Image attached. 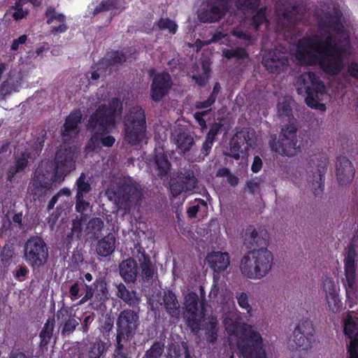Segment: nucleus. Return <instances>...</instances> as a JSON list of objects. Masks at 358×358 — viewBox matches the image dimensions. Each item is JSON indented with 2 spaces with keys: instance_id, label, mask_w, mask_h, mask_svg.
Returning a JSON list of instances; mask_svg holds the SVG:
<instances>
[{
  "instance_id": "obj_1",
  "label": "nucleus",
  "mask_w": 358,
  "mask_h": 358,
  "mask_svg": "<svg viewBox=\"0 0 358 358\" xmlns=\"http://www.w3.org/2000/svg\"><path fill=\"white\" fill-rule=\"evenodd\" d=\"M336 33L324 41L317 36L303 37L297 43L295 57L301 65L319 66L324 73L336 76L343 67L345 59L350 57L352 46L350 38L344 34L343 24L339 14H326L319 24Z\"/></svg>"
},
{
  "instance_id": "obj_2",
  "label": "nucleus",
  "mask_w": 358,
  "mask_h": 358,
  "mask_svg": "<svg viewBox=\"0 0 358 358\" xmlns=\"http://www.w3.org/2000/svg\"><path fill=\"white\" fill-rule=\"evenodd\" d=\"M277 108L278 115L281 118L288 117L289 122L282 126L278 137L276 134L271 135L270 149L282 156H295L301 151L297 139L298 122L292 115V108L287 101L279 102Z\"/></svg>"
},
{
  "instance_id": "obj_3",
  "label": "nucleus",
  "mask_w": 358,
  "mask_h": 358,
  "mask_svg": "<svg viewBox=\"0 0 358 358\" xmlns=\"http://www.w3.org/2000/svg\"><path fill=\"white\" fill-rule=\"evenodd\" d=\"M225 329L231 336L237 337L236 345L241 357L243 358H266L262 336L250 325L236 322L226 324Z\"/></svg>"
},
{
  "instance_id": "obj_4",
  "label": "nucleus",
  "mask_w": 358,
  "mask_h": 358,
  "mask_svg": "<svg viewBox=\"0 0 358 358\" xmlns=\"http://www.w3.org/2000/svg\"><path fill=\"white\" fill-rule=\"evenodd\" d=\"M106 194L125 211H130L133 208L139 210L144 198L143 189L131 177H124L112 184Z\"/></svg>"
},
{
  "instance_id": "obj_5",
  "label": "nucleus",
  "mask_w": 358,
  "mask_h": 358,
  "mask_svg": "<svg viewBox=\"0 0 358 358\" xmlns=\"http://www.w3.org/2000/svg\"><path fill=\"white\" fill-rule=\"evenodd\" d=\"M140 325L138 313L124 309L116 320L115 358H129L131 342Z\"/></svg>"
},
{
  "instance_id": "obj_6",
  "label": "nucleus",
  "mask_w": 358,
  "mask_h": 358,
  "mask_svg": "<svg viewBox=\"0 0 358 358\" xmlns=\"http://www.w3.org/2000/svg\"><path fill=\"white\" fill-rule=\"evenodd\" d=\"M273 265V255L267 248L249 250L241 259L240 270L248 278L261 279L268 275Z\"/></svg>"
},
{
  "instance_id": "obj_7",
  "label": "nucleus",
  "mask_w": 358,
  "mask_h": 358,
  "mask_svg": "<svg viewBox=\"0 0 358 358\" xmlns=\"http://www.w3.org/2000/svg\"><path fill=\"white\" fill-rule=\"evenodd\" d=\"M108 289L106 279L100 278L91 287V306L101 315L98 320V329L105 340L108 341L110 333L114 327V316L111 313H106V301L108 299Z\"/></svg>"
},
{
  "instance_id": "obj_8",
  "label": "nucleus",
  "mask_w": 358,
  "mask_h": 358,
  "mask_svg": "<svg viewBox=\"0 0 358 358\" xmlns=\"http://www.w3.org/2000/svg\"><path fill=\"white\" fill-rule=\"evenodd\" d=\"M299 94L305 93V103L311 108L325 109V104L320 103L327 93L324 81L314 71H305L296 78L295 83Z\"/></svg>"
},
{
  "instance_id": "obj_9",
  "label": "nucleus",
  "mask_w": 358,
  "mask_h": 358,
  "mask_svg": "<svg viewBox=\"0 0 358 358\" xmlns=\"http://www.w3.org/2000/svg\"><path fill=\"white\" fill-rule=\"evenodd\" d=\"M124 141L131 145H137L146 135V115L141 106H134L124 117Z\"/></svg>"
},
{
  "instance_id": "obj_10",
  "label": "nucleus",
  "mask_w": 358,
  "mask_h": 358,
  "mask_svg": "<svg viewBox=\"0 0 358 358\" xmlns=\"http://www.w3.org/2000/svg\"><path fill=\"white\" fill-rule=\"evenodd\" d=\"M122 101L113 97L108 105H100L94 115H91V128H96L98 135H106L116 125V117L122 113Z\"/></svg>"
},
{
  "instance_id": "obj_11",
  "label": "nucleus",
  "mask_w": 358,
  "mask_h": 358,
  "mask_svg": "<svg viewBox=\"0 0 358 358\" xmlns=\"http://www.w3.org/2000/svg\"><path fill=\"white\" fill-rule=\"evenodd\" d=\"M53 177L55 176L52 173V166L48 162H42L36 169L29 184V190L34 200L51 193Z\"/></svg>"
},
{
  "instance_id": "obj_12",
  "label": "nucleus",
  "mask_w": 358,
  "mask_h": 358,
  "mask_svg": "<svg viewBox=\"0 0 358 358\" xmlns=\"http://www.w3.org/2000/svg\"><path fill=\"white\" fill-rule=\"evenodd\" d=\"M356 257L355 250H348L343 259L345 278L343 284L345 289L346 303L350 308L354 306L357 290Z\"/></svg>"
},
{
  "instance_id": "obj_13",
  "label": "nucleus",
  "mask_w": 358,
  "mask_h": 358,
  "mask_svg": "<svg viewBox=\"0 0 358 358\" xmlns=\"http://www.w3.org/2000/svg\"><path fill=\"white\" fill-rule=\"evenodd\" d=\"M231 0H206L197 17L201 23H216L224 18L230 9Z\"/></svg>"
},
{
  "instance_id": "obj_14",
  "label": "nucleus",
  "mask_w": 358,
  "mask_h": 358,
  "mask_svg": "<svg viewBox=\"0 0 358 358\" xmlns=\"http://www.w3.org/2000/svg\"><path fill=\"white\" fill-rule=\"evenodd\" d=\"M148 75L152 78L150 99L155 102H159L169 94L173 85L172 78L168 71H163L156 73L154 69H151L148 71Z\"/></svg>"
},
{
  "instance_id": "obj_15",
  "label": "nucleus",
  "mask_w": 358,
  "mask_h": 358,
  "mask_svg": "<svg viewBox=\"0 0 358 358\" xmlns=\"http://www.w3.org/2000/svg\"><path fill=\"white\" fill-rule=\"evenodd\" d=\"M76 150L73 147L61 146L55 158V179L62 180L64 177L75 169Z\"/></svg>"
},
{
  "instance_id": "obj_16",
  "label": "nucleus",
  "mask_w": 358,
  "mask_h": 358,
  "mask_svg": "<svg viewBox=\"0 0 358 358\" xmlns=\"http://www.w3.org/2000/svg\"><path fill=\"white\" fill-rule=\"evenodd\" d=\"M24 257L32 266L43 265L48 257V250L45 243L38 236L29 238L24 244Z\"/></svg>"
},
{
  "instance_id": "obj_17",
  "label": "nucleus",
  "mask_w": 358,
  "mask_h": 358,
  "mask_svg": "<svg viewBox=\"0 0 358 358\" xmlns=\"http://www.w3.org/2000/svg\"><path fill=\"white\" fill-rule=\"evenodd\" d=\"M343 329L344 334L350 339L348 358H358V316L355 312L348 311L343 317Z\"/></svg>"
},
{
  "instance_id": "obj_18",
  "label": "nucleus",
  "mask_w": 358,
  "mask_h": 358,
  "mask_svg": "<svg viewBox=\"0 0 358 358\" xmlns=\"http://www.w3.org/2000/svg\"><path fill=\"white\" fill-rule=\"evenodd\" d=\"M315 329L313 322L309 319L302 320L294 329V341L300 350H308L315 341Z\"/></svg>"
},
{
  "instance_id": "obj_19",
  "label": "nucleus",
  "mask_w": 358,
  "mask_h": 358,
  "mask_svg": "<svg viewBox=\"0 0 358 358\" xmlns=\"http://www.w3.org/2000/svg\"><path fill=\"white\" fill-rule=\"evenodd\" d=\"M262 64L271 73H280L287 71L289 61L284 52L278 50L266 51L262 58Z\"/></svg>"
},
{
  "instance_id": "obj_20",
  "label": "nucleus",
  "mask_w": 358,
  "mask_h": 358,
  "mask_svg": "<svg viewBox=\"0 0 358 358\" xmlns=\"http://www.w3.org/2000/svg\"><path fill=\"white\" fill-rule=\"evenodd\" d=\"M198 180L191 170H185L170 183V192L173 196L176 197L183 192H189L196 187Z\"/></svg>"
},
{
  "instance_id": "obj_21",
  "label": "nucleus",
  "mask_w": 358,
  "mask_h": 358,
  "mask_svg": "<svg viewBox=\"0 0 358 358\" xmlns=\"http://www.w3.org/2000/svg\"><path fill=\"white\" fill-rule=\"evenodd\" d=\"M76 210L83 213L90 206V180L85 173H81L76 180Z\"/></svg>"
},
{
  "instance_id": "obj_22",
  "label": "nucleus",
  "mask_w": 358,
  "mask_h": 358,
  "mask_svg": "<svg viewBox=\"0 0 358 358\" xmlns=\"http://www.w3.org/2000/svg\"><path fill=\"white\" fill-rule=\"evenodd\" d=\"M243 243L250 250L267 248L268 233L265 230L257 231L254 226L246 228L243 234Z\"/></svg>"
},
{
  "instance_id": "obj_23",
  "label": "nucleus",
  "mask_w": 358,
  "mask_h": 358,
  "mask_svg": "<svg viewBox=\"0 0 358 358\" xmlns=\"http://www.w3.org/2000/svg\"><path fill=\"white\" fill-rule=\"evenodd\" d=\"M355 170L350 160L345 156H338L336 160V176L340 185L350 183L355 178Z\"/></svg>"
},
{
  "instance_id": "obj_24",
  "label": "nucleus",
  "mask_w": 358,
  "mask_h": 358,
  "mask_svg": "<svg viewBox=\"0 0 358 358\" xmlns=\"http://www.w3.org/2000/svg\"><path fill=\"white\" fill-rule=\"evenodd\" d=\"M209 267L213 271L214 275L224 271L230 265V257L227 252H211L208 253L206 257Z\"/></svg>"
},
{
  "instance_id": "obj_25",
  "label": "nucleus",
  "mask_w": 358,
  "mask_h": 358,
  "mask_svg": "<svg viewBox=\"0 0 358 358\" xmlns=\"http://www.w3.org/2000/svg\"><path fill=\"white\" fill-rule=\"evenodd\" d=\"M34 157H35L29 148H24V150L18 152L15 156V164L8 170V180L11 182L17 173L23 171L28 166L29 159Z\"/></svg>"
},
{
  "instance_id": "obj_26",
  "label": "nucleus",
  "mask_w": 358,
  "mask_h": 358,
  "mask_svg": "<svg viewBox=\"0 0 358 358\" xmlns=\"http://www.w3.org/2000/svg\"><path fill=\"white\" fill-rule=\"evenodd\" d=\"M162 301L164 310L170 318L178 320L180 316L181 310L180 305L175 292H173L172 289L164 291Z\"/></svg>"
},
{
  "instance_id": "obj_27",
  "label": "nucleus",
  "mask_w": 358,
  "mask_h": 358,
  "mask_svg": "<svg viewBox=\"0 0 358 358\" xmlns=\"http://www.w3.org/2000/svg\"><path fill=\"white\" fill-rule=\"evenodd\" d=\"M119 272L124 282H136L138 275L137 262L132 257L126 259L120 263Z\"/></svg>"
},
{
  "instance_id": "obj_28",
  "label": "nucleus",
  "mask_w": 358,
  "mask_h": 358,
  "mask_svg": "<svg viewBox=\"0 0 358 358\" xmlns=\"http://www.w3.org/2000/svg\"><path fill=\"white\" fill-rule=\"evenodd\" d=\"M82 115L80 111L72 112L66 118L64 124V129L62 131V135L64 141H66L73 135L78 132V124L80 122Z\"/></svg>"
},
{
  "instance_id": "obj_29",
  "label": "nucleus",
  "mask_w": 358,
  "mask_h": 358,
  "mask_svg": "<svg viewBox=\"0 0 358 358\" xmlns=\"http://www.w3.org/2000/svg\"><path fill=\"white\" fill-rule=\"evenodd\" d=\"M138 262L140 265V272L138 271V275L141 276L144 282L152 281L155 276L156 268L155 266L152 265L149 255L146 254L145 250H143L138 257Z\"/></svg>"
},
{
  "instance_id": "obj_30",
  "label": "nucleus",
  "mask_w": 358,
  "mask_h": 358,
  "mask_svg": "<svg viewBox=\"0 0 358 358\" xmlns=\"http://www.w3.org/2000/svg\"><path fill=\"white\" fill-rule=\"evenodd\" d=\"M327 308L332 313H338L343 306L334 284L325 289Z\"/></svg>"
},
{
  "instance_id": "obj_31",
  "label": "nucleus",
  "mask_w": 358,
  "mask_h": 358,
  "mask_svg": "<svg viewBox=\"0 0 358 358\" xmlns=\"http://www.w3.org/2000/svg\"><path fill=\"white\" fill-rule=\"evenodd\" d=\"M116 244V238L112 234H108L99 240L96 243V251L97 255L107 257L113 254Z\"/></svg>"
},
{
  "instance_id": "obj_32",
  "label": "nucleus",
  "mask_w": 358,
  "mask_h": 358,
  "mask_svg": "<svg viewBox=\"0 0 358 358\" xmlns=\"http://www.w3.org/2000/svg\"><path fill=\"white\" fill-rule=\"evenodd\" d=\"M116 287V295L119 299L123 300L129 306L136 307L139 305L141 299L138 298L136 291H134V289L130 291V289H127L125 285L122 282L117 285Z\"/></svg>"
},
{
  "instance_id": "obj_33",
  "label": "nucleus",
  "mask_w": 358,
  "mask_h": 358,
  "mask_svg": "<svg viewBox=\"0 0 358 358\" xmlns=\"http://www.w3.org/2000/svg\"><path fill=\"white\" fill-rule=\"evenodd\" d=\"M299 20L298 6L295 5L284 9L278 17V23H283L286 27L296 26Z\"/></svg>"
},
{
  "instance_id": "obj_34",
  "label": "nucleus",
  "mask_w": 358,
  "mask_h": 358,
  "mask_svg": "<svg viewBox=\"0 0 358 358\" xmlns=\"http://www.w3.org/2000/svg\"><path fill=\"white\" fill-rule=\"evenodd\" d=\"M154 165L157 172V176L161 178L167 176L171 171V164L165 152H161L155 154Z\"/></svg>"
},
{
  "instance_id": "obj_35",
  "label": "nucleus",
  "mask_w": 358,
  "mask_h": 358,
  "mask_svg": "<svg viewBox=\"0 0 358 358\" xmlns=\"http://www.w3.org/2000/svg\"><path fill=\"white\" fill-rule=\"evenodd\" d=\"M327 159H324V160H322L320 164L317 166V172L319 178H317V180H315V182H313V186L314 185H317L318 186L317 189H314L313 190V193L315 195L322 194L323 192V190L324 189L325 174L327 171Z\"/></svg>"
},
{
  "instance_id": "obj_36",
  "label": "nucleus",
  "mask_w": 358,
  "mask_h": 358,
  "mask_svg": "<svg viewBox=\"0 0 358 358\" xmlns=\"http://www.w3.org/2000/svg\"><path fill=\"white\" fill-rule=\"evenodd\" d=\"M177 147L182 152H189L190 148L194 145V139L192 135L187 132H179L176 138Z\"/></svg>"
},
{
  "instance_id": "obj_37",
  "label": "nucleus",
  "mask_w": 358,
  "mask_h": 358,
  "mask_svg": "<svg viewBox=\"0 0 358 358\" xmlns=\"http://www.w3.org/2000/svg\"><path fill=\"white\" fill-rule=\"evenodd\" d=\"M54 327L55 320L53 318L48 319L45 323L39 334L41 339V345L45 346L50 343L53 335Z\"/></svg>"
},
{
  "instance_id": "obj_38",
  "label": "nucleus",
  "mask_w": 358,
  "mask_h": 358,
  "mask_svg": "<svg viewBox=\"0 0 358 358\" xmlns=\"http://www.w3.org/2000/svg\"><path fill=\"white\" fill-rule=\"evenodd\" d=\"M186 311L190 313L192 316H196L198 312L199 296L196 292H189L185 297Z\"/></svg>"
},
{
  "instance_id": "obj_39",
  "label": "nucleus",
  "mask_w": 358,
  "mask_h": 358,
  "mask_svg": "<svg viewBox=\"0 0 358 358\" xmlns=\"http://www.w3.org/2000/svg\"><path fill=\"white\" fill-rule=\"evenodd\" d=\"M124 9V7H121L120 0H102L101 3L96 6L94 10V14L102 13V11Z\"/></svg>"
},
{
  "instance_id": "obj_40",
  "label": "nucleus",
  "mask_w": 358,
  "mask_h": 358,
  "mask_svg": "<svg viewBox=\"0 0 358 358\" xmlns=\"http://www.w3.org/2000/svg\"><path fill=\"white\" fill-rule=\"evenodd\" d=\"M106 56L108 65H113V66H119L127 61L126 54L122 50L110 51L107 53Z\"/></svg>"
},
{
  "instance_id": "obj_41",
  "label": "nucleus",
  "mask_w": 358,
  "mask_h": 358,
  "mask_svg": "<svg viewBox=\"0 0 358 358\" xmlns=\"http://www.w3.org/2000/svg\"><path fill=\"white\" fill-rule=\"evenodd\" d=\"M159 30H168L170 34H176L178 30V25L170 18H160L155 23Z\"/></svg>"
},
{
  "instance_id": "obj_42",
  "label": "nucleus",
  "mask_w": 358,
  "mask_h": 358,
  "mask_svg": "<svg viewBox=\"0 0 358 358\" xmlns=\"http://www.w3.org/2000/svg\"><path fill=\"white\" fill-rule=\"evenodd\" d=\"M208 204L206 201L202 199H195L191 206L187 210V214L189 217L194 218L196 216L197 212L203 209V210H208Z\"/></svg>"
},
{
  "instance_id": "obj_43",
  "label": "nucleus",
  "mask_w": 358,
  "mask_h": 358,
  "mask_svg": "<svg viewBox=\"0 0 358 358\" xmlns=\"http://www.w3.org/2000/svg\"><path fill=\"white\" fill-rule=\"evenodd\" d=\"M224 57L227 59L236 58L237 60L249 57V54L244 48L237 47L235 49H226L223 50Z\"/></svg>"
},
{
  "instance_id": "obj_44",
  "label": "nucleus",
  "mask_w": 358,
  "mask_h": 358,
  "mask_svg": "<svg viewBox=\"0 0 358 358\" xmlns=\"http://www.w3.org/2000/svg\"><path fill=\"white\" fill-rule=\"evenodd\" d=\"M16 90L14 79L10 78L0 85V101H5L6 96Z\"/></svg>"
},
{
  "instance_id": "obj_45",
  "label": "nucleus",
  "mask_w": 358,
  "mask_h": 358,
  "mask_svg": "<svg viewBox=\"0 0 358 358\" xmlns=\"http://www.w3.org/2000/svg\"><path fill=\"white\" fill-rule=\"evenodd\" d=\"M237 138H238V135H234L231 137L229 141V152L226 153L227 156H229L234 159H239L241 157L240 152L241 147L239 145Z\"/></svg>"
},
{
  "instance_id": "obj_46",
  "label": "nucleus",
  "mask_w": 358,
  "mask_h": 358,
  "mask_svg": "<svg viewBox=\"0 0 358 358\" xmlns=\"http://www.w3.org/2000/svg\"><path fill=\"white\" fill-rule=\"evenodd\" d=\"M164 345L159 342H155L150 349L145 351L143 358H160L164 352Z\"/></svg>"
},
{
  "instance_id": "obj_47",
  "label": "nucleus",
  "mask_w": 358,
  "mask_h": 358,
  "mask_svg": "<svg viewBox=\"0 0 358 358\" xmlns=\"http://www.w3.org/2000/svg\"><path fill=\"white\" fill-rule=\"evenodd\" d=\"M46 22L48 24H52L54 21L66 22V17L62 13H58L52 7H48L45 11Z\"/></svg>"
},
{
  "instance_id": "obj_48",
  "label": "nucleus",
  "mask_w": 358,
  "mask_h": 358,
  "mask_svg": "<svg viewBox=\"0 0 358 358\" xmlns=\"http://www.w3.org/2000/svg\"><path fill=\"white\" fill-rule=\"evenodd\" d=\"M107 343L100 339L92 342L91 358H99L106 348Z\"/></svg>"
},
{
  "instance_id": "obj_49",
  "label": "nucleus",
  "mask_w": 358,
  "mask_h": 358,
  "mask_svg": "<svg viewBox=\"0 0 358 358\" xmlns=\"http://www.w3.org/2000/svg\"><path fill=\"white\" fill-rule=\"evenodd\" d=\"M267 19L266 16L265 9H259L252 17L251 24L254 27L255 30H258L259 26L264 22H266Z\"/></svg>"
},
{
  "instance_id": "obj_50",
  "label": "nucleus",
  "mask_w": 358,
  "mask_h": 358,
  "mask_svg": "<svg viewBox=\"0 0 358 358\" xmlns=\"http://www.w3.org/2000/svg\"><path fill=\"white\" fill-rule=\"evenodd\" d=\"M33 0H16L15 5V11L13 14V17L15 20H20L22 18L25 17L27 14L28 11L27 10H24L22 8V6L27 3V1H32Z\"/></svg>"
},
{
  "instance_id": "obj_51",
  "label": "nucleus",
  "mask_w": 358,
  "mask_h": 358,
  "mask_svg": "<svg viewBox=\"0 0 358 358\" xmlns=\"http://www.w3.org/2000/svg\"><path fill=\"white\" fill-rule=\"evenodd\" d=\"M235 135H238L237 141L241 149L243 146L245 148L252 146V139L250 138L249 131H248L247 129H241L240 131H237Z\"/></svg>"
},
{
  "instance_id": "obj_52",
  "label": "nucleus",
  "mask_w": 358,
  "mask_h": 358,
  "mask_svg": "<svg viewBox=\"0 0 358 358\" xmlns=\"http://www.w3.org/2000/svg\"><path fill=\"white\" fill-rule=\"evenodd\" d=\"M214 145V142L211 140L210 137L207 134L206 136V139L203 143L201 149L200 150V154L199 156V159H204L206 156H208Z\"/></svg>"
},
{
  "instance_id": "obj_53",
  "label": "nucleus",
  "mask_w": 358,
  "mask_h": 358,
  "mask_svg": "<svg viewBox=\"0 0 358 358\" xmlns=\"http://www.w3.org/2000/svg\"><path fill=\"white\" fill-rule=\"evenodd\" d=\"M259 0H236V6L241 10L256 9Z\"/></svg>"
},
{
  "instance_id": "obj_54",
  "label": "nucleus",
  "mask_w": 358,
  "mask_h": 358,
  "mask_svg": "<svg viewBox=\"0 0 358 358\" xmlns=\"http://www.w3.org/2000/svg\"><path fill=\"white\" fill-rule=\"evenodd\" d=\"M78 325V322L74 318H69L64 323V327L62 330V334L63 336H69L70 335L75 329L76 327Z\"/></svg>"
},
{
  "instance_id": "obj_55",
  "label": "nucleus",
  "mask_w": 358,
  "mask_h": 358,
  "mask_svg": "<svg viewBox=\"0 0 358 358\" xmlns=\"http://www.w3.org/2000/svg\"><path fill=\"white\" fill-rule=\"evenodd\" d=\"M236 299L238 305L241 307V308L245 309L248 313H249L252 308L250 306L247 294H245V292H241L240 294H238Z\"/></svg>"
},
{
  "instance_id": "obj_56",
  "label": "nucleus",
  "mask_w": 358,
  "mask_h": 358,
  "mask_svg": "<svg viewBox=\"0 0 358 358\" xmlns=\"http://www.w3.org/2000/svg\"><path fill=\"white\" fill-rule=\"evenodd\" d=\"M223 124L220 122H215L212 125H210V128L209 131L207 133V135L210 136V139L215 142L217 138V136L220 132L222 129L223 128Z\"/></svg>"
},
{
  "instance_id": "obj_57",
  "label": "nucleus",
  "mask_w": 358,
  "mask_h": 358,
  "mask_svg": "<svg viewBox=\"0 0 358 358\" xmlns=\"http://www.w3.org/2000/svg\"><path fill=\"white\" fill-rule=\"evenodd\" d=\"M44 141V136L38 137L36 141L34 142V145L31 148H28L29 150L33 153V155L34 157L36 155H38V152H40L42 150Z\"/></svg>"
},
{
  "instance_id": "obj_58",
  "label": "nucleus",
  "mask_w": 358,
  "mask_h": 358,
  "mask_svg": "<svg viewBox=\"0 0 358 358\" xmlns=\"http://www.w3.org/2000/svg\"><path fill=\"white\" fill-rule=\"evenodd\" d=\"M208 114V110L196 112L194 113V119L198 122L199 125H200L201 128L203 129H206L208 127L206 122L203 118V116H206Z\"/></svg>"
},
{
  "instance_id": "obj_59",
  "label": "nucleus",
  "mask_w": 358,
  "mask_h": 358,
  "mask_svg": "<svg viewBox=\"0 0 358 358\" xmlns=\"http://www.w3.org/2000/svg\"><path fill=\"white\" fill-rule=\"evenodd\" d=\"M99 141L102 145L106 147H111L115 142V138L113 136L105 134L99 135Z\"/></svg>"
},
{
  "instance_id": "obj_60",
  "label": "nucleus",
  "mask_w": 358,
  "mask_h": 358,
  "mask_svg": "<svg viewBox=\"0 0 358 358\" xmlns=\"http://www.w3.org/2000/svg\"><path fill=\"white\" fill-rule=\"evenodd\" d=\"M214 104L213 96L210 95L208 96V99L205 101H196L195 103V108L198 109H203L210 108L212 105Z\"/></svg>"
},
{
  "instance_id": "obj_61",
  "label": "nucleus",
  "mask_w": 358,
  "mask_h": 358,
  "mask_svg": "<svg viewBox=\"0 0 358 358\" xmlns=\"http://www.w3.org/2000/svg\"><path fill=\"white\" fill-rule=\"evenodd\" d=\"M262 160L259 156H255L253 162L251 164V171L253 173H259L262 169Z\"/></svg>"
},
{
  "instance_id": "obj_62",
  "label": "nucleus",
  "mask_w": 358,
  "mask_h": 358,
  "mask_svg": "<svg viewBox=\"0 0 358 358\" xmlns=\"http://www.w3.org/2000/svg\"><path fill=\"white\" fill-rule=\"evenodd\" d=\"M348 73L352 78H358V62H351L348 66Z\"/></svg>"
},
{
  "instance_id": "obj_63",
  "label": "nucleus",
  "mask_w": 358,
  "mask_h": 358,
  "mask_svg": "<svg viewBox=\"0 0 358 358\" xmlns=\"http://www.w3.org/2000/svg\"><path fill=\"white\" fill-rule=\"evenodd\" d=\"M103 222L100 217H94L91 219V229L101 231L103 227Z\"/></svg>"
},
{
  "instance_id": "obj_64",
  "label": "nucleus",
  "mask_w": 358,
  "mask_h": 358,
  "mask_svg": "<svg viewBox=\"0 0 358 358\" xmlns=\"http://www.w3.org/2000/svg\"><path fill=\"white\" fill-rule=\"evenodd\" d=\"M27 38V36L24 34L20 36L18 38L15 39L11 45V50H17L20 45H22L26 42Z\"/></svg>"
}]
</instances>
